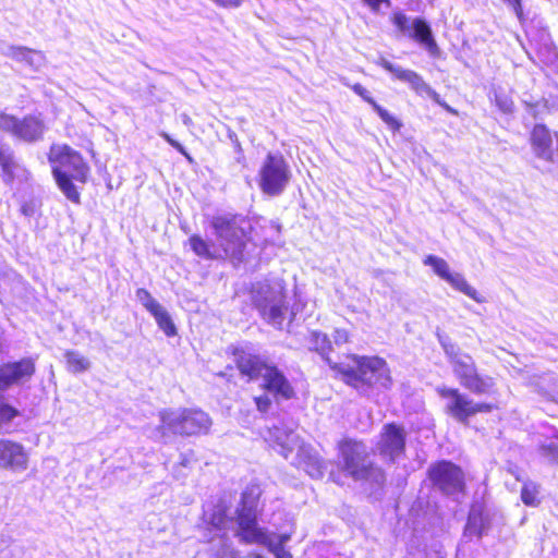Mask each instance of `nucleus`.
<instances>
[{
  "instance_id": "nucleus-22",
  "label": "nucleus",
  "mask_w": 558,
  "mask_h": 558,
  "mask_svg": "<svg viewBox=\"0 0 558 558\" xmlns=\"http://www.w3.org/2000/svg\"><path fill=\"white\" fill-rule=\"evenodd\" d=\"M291 464L303 469L311 477L319 478L324 474L325 465L308 445H303L291 459Z\"/></svg>"
},
{
  "instance_id": "nucleus-47",
  "label": "nucleus",
  "mask_w": 558,
  "mask_h": 558,
  "mask_svg": "<svg viewBox=\"0 0 558 558\" xmlns=\"http://www.w3.org/2000/svg\"><path fill=\"white\" fill-rule=\"evenodd\" d=\"M182 121L185 125L192 124V119L187 114H182Z\"/></svg>"
},
{
  "instance_id": "nucleus-31",
  "label": "nucleus",
  "mask_w": 558,
  "mask_h": 558,
  "mask_svg": "<svg viewBox=\"0 0 558 558\" xmlns=\"http://www.w3.org/2000/svg\"><path fill=\"white\" fill-rule=\"evenodd\" d=\"M19 415V411L8 404L3 393H0V430H7L11 421Z\"/></svg>"
},
{
  "instance_id": "nucleus-1",
  "label": "nucleus",
  "mask_w": 558,
  "mask_h": 558,
  "mask_svg": "<svg viewBox=\"0 0 558 558\" xmlns=\"http://www.w3.org/2000/svg\"><path fill=\"white\" fill-rule=\"evenodd\" d=\"M215 230L216 245H210L199 235H192L189 239L192 251L205 259L230 258L233 262H241L245 247V231L234 218L217 216L211 220Z\"/></svg>"
},
{
  "instance_id": "nucleus-12",
  "label": "nucleus",
  "mask_w": 558,
  "mask_h": 558,
  "mask_svg": "<svg viewBox=\"0 0 558 558\" xmlns=\"http://www.w3.org/2000/svg\"><path fill=\"white\" fill-rule=\"evenodd\" d=\"M0 130L9 132L22 141L35 142L41 138L45 124L35 116L17 119L14 116L2 113L0 114Z\"/></svg>"
},
{
  "instance_id": "nucleus-33",
  "label": "nucleus",
  "mask_w": 558,
  "mask_h": 558,
  "mask_svg": "<svg viewBox=\"0 0 558 558\" xmlns=\"http://www.w3.org/2000/svg\"><path fill=\"white\" fill-rule=\"evenodd\" d=\"M136 298L149 313L160 305L146 289H138L136 291Z\"/></svg>"
},
{
  "instance_id": "nucleus-15",
  "label": "nucleus",
  "mask_w": 558,
  "mask_h": 558,
  "mask_svg": "<svg viewBox=\"0 0 558 558\" xmlns=\"http://www.w3.org/2000/svg\"><path fill=\"white\" fill-rule=\"evenodd\" d=\"M29 456L23 445L0 439V469L21 473L27 470Z\"/></svg>"
},
{
  "instance_id": "nucleus-9",
  "label": "nucleus",
  "mask_w": 558,
  "mask_h": 558,
  "mask_svg": "<svg viewBox=\"0 0 558 558\" xmlns=\"http://www.w3.org/2000/svg\"><path fill=\"white\" fill-rule=\"evenodd\" d=\"M258 175L260 190L267 195L277 196L287 187L291 171L281 155L269 153L260 166Z\"/></svg>"
},
{
  "instance_id": "nucleus-10",
  "label": "nucleus",
  "mask_w": 558,
  "mask_h": 558,
  "mask_svg": "<svg viewBox=\"0 0 558 558\" xmlns=\"http://www.w3.org/2000/svg\"><path fill=\"white\" fill-rule=\"evenodd\" d=\"M437 392L442 399L447 400V413L463 424H466L469 417L476 413L490 412L493 410L492 404L476 403L454 388L441 386L437 388Z\"/></svg>"
},
{
  "instance_id": "nucleus-24",
  "label": "nucleus",
  "mask_w": 558,
  "mask_h": 558,
  "mask_svg": "<svg viewBox=\"0 0 558 558\" xmlns=\"http://www.w3.org/2000/svg\"><path fill=\"white\" fill-rule=\"evenodd\" d=\"M409 35L417 40L430 56L435 57L439 53V48L433 37L432 29L424 20L418 17L412 20Z\"/></svg>"
},
{
  "instance_id": "nucleus-8",
  "label": "nucleus",
  "mask_w": 558,
  "mask_h": 558,
  "mask_svg": "<svg viewBox=\"0 0 558 558\" xmlns=\"http://www.w3.org/2000/svg\"><path fill=\"white\" fill-rule=\"evenodd\" d=\"M253 302L269 324L280 327L288 312L282 280L259 282L253 288Z\"/></svg>"
},
{
  "instance_id": "nucleus-25",
  "label": "nucleus",
  "mask_w": 558,
  "mask_h": 558,
  "mask_svg": "<svg viewBox=\"0 0 558 558\" xmlns=\"http://www.w3.org/2000/svg\"><path fill=\"white\" fill-rule=\"evenodd\" d=\"M291 539V534L283 533L280 535L269 534L265 529L257 527L254 531H251L250 534H246V537L242 541L245 544H257L266 547H271V545H279V547H284L286 543Z\"/></svg>"
},
{
  "instance_id": "nucleus-2",
  "label": "nucleus",
  "mask_w": 558,
  "mask_h": 558,
  "mask_svg": "<svg viewBox=\"0 0 558 558\" xmlns=\"http://www.w3.org/2000/svg\"><path fill=\"white\" fill-rule=\"evenodd\" d=\"M52 173L59 189L73 203H80V193L72 180L85 183L89 168L82 156L68 145H52L49 153Z\"/></svg>"
},
{
  "instance_id": "nucleus-16",
  "label": "nucleus",
  "mask_w": 558,
  "mask_h": 558,
  "mask_svg": "<svg viewBox=\"0 0 558 558\" xmlns=\"http://www.w3.org/2000/svg\"><path fill=\"white\" fill-rule=\"evenodd\" d=\"M267 440L287 460H291L299 448L304 445L300 436L292 428L286 426L269 428Z\"/></svg>"
},
{
  "instance_id": "nucleus-23",
  "label": "nucleus",
  "mask_w": 558,
  "mask_h": 558,
  "mask_svg": "<svg viewBox=\"0 0 558 558\" xmlns=\"http://www.w3.org/2000/svg\"><path fill=\"white\" fill-rule=\"evenodd\" d=\"M4 54L17 62L25 63L35 71L40 70L46 64L44 52L23 46H10Z\"/></svg>"
},
{
  "instance_id": "nucleus-42",
  "label": "nucleus",
  "mask_w": 558,
  "mask_h": 558,
  "mask_svg": "<svg viewBox=\"0 0 558 558\" xmlns=\"http://www.w3.org/2000/svg\"><path fill=\"white\" fill-rule=\"evenodd\" d=\"M254 400L258 411L263 413L267 412L271 405V401L267 396L256 397Z\"/></svg>"
},
{
  "instance_id": "nucleus-29",
  "label": "nucleus",
  "mask_w": 558,
  "mask_h": 558,
  "mask_svg": "<svg viewBox=\"0 0 558 558\" xmlns=\"http://www.w3.org/2000/svg\"><path fill=\"white\" fill-rule=\"evenodd\" d=\"M150 314L154 316L158 327L166 333V336L173 337L177 335V328L172 318L161 304L150 312Z\"/></svg>"
},
{
  "instance_id": "nucleus-37",
  "label": "nucleus",
  "mask_w": 558,
  "mask_h": 558,
  "mask_svg": "<svg viewBox=\"0 0 558 558\" xmlns=\"http://www.w3.org/2000/svg\"><path fill=\"white\" fill-rule=\"evenodd\" d=\"M393 24L403 33L411 31V24H409V19L403 13H395L393 14Z\"/></svg>"
},
{
  "instance_id": "nucleus-39",
  "label": "nucleus",
  "mask_w": 558,
  "mask_h": 558,
  "mask_svg": "<svg viewBox=\"0 0 558 558\" xmlns=\"http://www.w3.org/2000/svg\"><path fill=\"white\" fill-rule=\"evenodd\" d=\"M160 136L165 138L173 148H175L180 154L185 156L189 160H191L190 155L186 153L185 148L175 140H173L168 133L160 132Z\"/></svg>"
},
{
  "instance_id": "nucleus-32",
  "label": "nucleus",
  "mask_w": 558,
  "mask_h": 558,
  "mask_svg": "<svg viewBox=\"0 0 558 558\" xmlns=\"http://www.w3.org/2000/svg\"><path fill=\"white\" fill-rule=\"evenodd\" d=\"M538 486L533 482L524 483L521 490V499L526 506H537L538 505Z\"/></svg>"
},
{
  "instance_id": "nucleus-21",
  "label": "nucleus",
  "mask_w": 558,
  "mask_h": 558,
  "mask_svg": "<svg viewBox=\"0 0 558 558\" xmlns=\"http://www.w3.org/2000/svg\"><path fill=\"white\" fill-rule=\"evenodd\" d=\"M554 136L549 129L544 124H536L531 133V145L535 156L548 162L554 161Z\"/></svg>"
},
{
  "instance_id": "nucleus-19",
  "label": "nucleus",
  "mask_w": 558,
  "mask_h": 558,
  "mask_svg": "<svg viewBox=\"0 0 558 558\" xmlns=\"http://www.w3.org/2000/svg\"><path fill=\"white\" fill-rule=\"evenodd\" d=\"M379 65L383 66L386 71L390 72L399 81L408 83L415 93L420 95H427L432 98L437 97V93L423 80L418 73L395 65L386 59H380Z\"/></svg>"
},
{
  "instance_id": "nucleus-20",
  "label": "nucleus",
  "mask_w": 558,
  "mask_h": 558,
  "mask_svg": "<svg viewBox=\"0 0 558 558\" xmlns=\"http://www.w3.org/2000/svg\"><path fill=\"white\" fill-rule=\"evenodd\" d=\"M0 169L1 179L4 184L11 185L15 180L27 181L29 172L14 157L9 147L0 146Z\"/></svg>"
},
{
  "instance_id": "nucleus-4",
  "label": "nucleus",
  "mask_w": 558,
  "mask_h": 558,
  "mask_svg": "<svg viewBox=\"0 0 558 558\" xmlns=\"http://www.w3.org/2000/svg\"><path fill=\"white\" fill-rule=\"evenodd\" d=\"M238 367L243 375L251 379L262 378V386L277 399L289 400L294 396V389L284 374L271 363L259 356L242 353L238 357Z\"/></svg>"
},
{
  "instance_id": "nucleus-40",
  "label": "nucleus",
  "mask_w": 558,
  "mask_h": 558,
  "mask_svg": "<svg viewBox=\"0 0 558 558\" xmlns=\"http://www.w3.org/2000/svg\"><path fill=\"white\" fill-rule=\"evenodd\" d=\"M160 136L165 138L173 148H175L180 154L185 156L189 160H191L190 155L186 153L185 148L175 140H173L168 133L160 132Z\"/></svg>"
},
{
  "instance_id": "nucleus-43",
  "label": "nucleus",
  "mask_w": 558,
  "mask_h": 558,
  "mask_svg": "<svg viewBox=\"0 0 558 558\" xmlns=\"http://www.w3.org/2000/svg\"><path fill=\"white\" fill-rule=\"evenodd\" d=\"M333 341L340 345L349 341V332L345 329H336L333 332Z\"/></svg>"
},
{
  "instance_id": "nucleus-14",
  "label": "nucleus",
  "mask_w": 558,
  "mask_h": 558,
  "mask_svg": "<svg viewBox=\"0 0 558 558\" xmlns=\"http://www.w3.org/2000/svg\"><path fill=\"white\" fill-rule=\"evenodd\" d=\"M260 495L257 486H248L242 494L241 509L238 510V530L235 535L242 542L246 534L258 527L256 521V507Z\"/></svg>"
},
{
  "instance_id": "nucleus-5",
  "label": "nucleus",
  "mask_w": 558,
  "mask_h": 558,
  "mask_svg": "<svg viewBox=\"0 0 558 558\" xmlns=\"http://www.w3.org/2000/svg\"><path fill=\"white\" fill-rule=\"evenodd\" d=\"M339 465L356 481H369L380 485L385 476L368 459L367 447L353 439H344L338 445Z\"/></svg>"
},
{
  "instance_id": "nucleus-3",
  "label": "nucleus",
  "mask_w": 558,
  "mask_h": 558,
  "mask_svg": "<svg viewBox=\"0 0 558 558\" xmlns=\"http://www.w3.org/2000/svg\"><path fill=\"white\" fill-rule=\"evenodd\" d=\"M349 363L339 364L344 380L365 392L368 388L388 389L391 385L390 369L384 359L378 356H349Z\"/></svg>"
},
{
  "instance_id": "nucleus-17",
  "label": "nucleus",
  "mask_w": 558,
  "mask_h": 558,
  "mask_svg": "<svg viewBox=\"0 0 558 558\" xmlns=\"http://www.w3.org/2000/svg\"><path fill=\"white\" fill-rule=\"evenodd\" d=\"M405 433L396 424L384 426L380 440L377 445L379 453L390 461L398 458L404 450Z\"/></svg>"
},
{
  "instance_id": "nucleus-35",
  "label": "nucleus",
  "mask_w": 558,
  "mask_h": 558,
  "mask_svg": "<svg viewBox=\"0 0 558 558\" xmlns=\"http://www.w3.org/2000/svg\"><path fill=\"white\" fill-rule=\"evenodd\" d=\"M539 450L549 462H558V444L556 441L543 444Z\"/></svg>"
},
{
  "instance_id": "nucleus-30",
  "label": "nucleus",
  "mask_w": 558,
  "mask_h": 558,
  "mask_svg": "<svg viewBox=\"0 0 558 558\" xmlns=\"http://www.w3.org/2000/svg\"><path fill=\"white\" fill-rule=\"evenodd\" d=\"M484 530L483 515L480 511L473 508L469 514L465 533L469 535L481 536L484 533Z\"/></svg>"
},
{
  "instance_id": "nucleus-6",
  "label": "nucleus",
  "mask_w": 558,
  "mask_h": 558,
  "mask_svg": "<svg viewBox=\"0 0 558 558\" xmlns=\"http://www.w3.org/2000/svg\"><path fill=\"white\" fill-rule=\"evenodd\" d=\"M438 338L461 386L477 395L489 393L495 385L494 379L489 376H480L473 359L460 353L459 348L448 337Z\"/></svg>"
},
{
  "instance_id": "nucleus-18",
  "label": "nucleus",
  "mask_w": 558,
  "mask_h": 558,
  "mask_svg": "<svg viewBox=\"0 0 558 558\" xmlns=\"http://www.w3.org/2000/svg\"><path fill=\"white\" fill-rule=\"evenodd\" d=\"M34 371V363L28 359L0 366V393H4L13 385L29 379Z\"/></svg>"
},
{
  "instance_id": "nucleus-7",
  "label": "nucleus",
  "mask_w": 558,
  "mask_h": 558,
  "mask_svg": "<svg viewBox=\"0 0 558 558\" xmlns=\"http://www.w3.org/2000/svg\"><path fill=\"white\" fill-rule=\"evenodd\" d=\"M159 417L158 430L162 436L167 432L182 436L206 434L211 426L208 414L196 409L162 410Z\"/></svg>"
},
{
  "instance_id": "nucleus-46",
  "label": "nucleus",
  "mask_w": 558,
  "mask_h": 558,
  "mask_svg": "<svg viewBox=\"0 0 558 558\" xmlns=\"http://www.w3.org/2000/svg\"><path fill=\"white\" fill-rule=\"evenodd\" d=\"M269 228L275 230L277 233L280 232V226L278 223L274 222V221L269 222Z\"/></svg>"
},
{
  "instance_id": "nucleus-27",
  "label": "nucleus",
  "mask_w": 558,
  "mask_h": 558,
  "mask_svg": "<svg viewBox=\"0 0 558 558\" xmlns=\"http://www.w3.org/2000/svg\"><path fill=\"white\" fill-rule=\"evenodd\" d=\"M308 348L318 352L332 368L339 369V365L332 363L328 357V353L331 350V342L326 333L311 331L308 336Z\"/></svg>"
},
{
  "instance_id": "nucleus-11",
  "label": "nucleus",
  "mask_w": 558,
  "mask_h": 558,
  "mask_svg": "<svg viewBox=\"0 0 558 558\" xmlns=\"http://www.w3.org/2000/svg\"><path fill=\"white\" fill-rule=\"evenodd\" d=\"M424 265L432 267L433 271L447 283H449L454 290L468 295L477 303L485 302V299L473 288L464 276L460 272L450 270L449 264L441 257L436 255H427L424 260Z\"/></svg>"
},
{
  "instance_id": "nucleus-36",
  "label": "nucleus",
  "mask_w": 558,
  "mask_h": 558,
  "mask_svg": "<svg viewBox=\"0 0 558 558\" xmlns=\"http://www.w3.org/2000/svg\"><path fill=\"white\" fill-rule=\"evenodd\" d=\"M496 105L505 112L510 113L513 110V101L506 95H495Z\"/></svg>"
},
{
  "instance_id": "nucleus-50",
  "label": "nucleus",
  "mask_w": 558,
  "mask_h": 558,
  "mask_svg": "<svg viewBox=\"0 0 558 558\" xmlns=\"http://www.w3.org/2000/svg\"><path fill=\"white\" fill-rule=\"evenodd\" d=\"M0 558H12V557H11V555L5 554V555H0Z\"/></svg>"
},
{
  "instance_id": "nucleus-49",
  "label": "nucleus",
  "mask_w": 558,
  "mask_h": 558,
  "mask_svg": "<svg viewBox=\"0 0 558 558\" xmlns=\"http://www.w3.org/2000/svg\"><path fill=\"white\" fill-rule=\"evenodd\" d=\"M251 558H265L264 556L259 555V554H253L251 556Z\"/></svg>"
},
{
  "instance_id": "nucleus-26",
  "label": "nucleus",
  "mask_w": 558,
  "mask_h": 558,
  "mask_svg": "<svg viewBox=\"0 0 558 558\" xmlns=\"http://www.w3.org/2000/svg\"><path fill=\"white\" fill-rule=\"evenodd\" d=\"M204 521L210 525L218 533L226 532L232 524V520L228 518L226 509L222 505H217L213 508L211 512L204 511Z\"/></svg>"
},
{
  "instance_id": "nucleus-44",
  "label": "nucleus",
  "mask_w": 558,
  "mask_h": 558,
  "mask_svg": "<svg viewBox=\"0 0 558 558\" xmlns=\"http://www.w3.org/2000/svg\"><path fill=\"white\" fill-rule=\"evenodd\" d=\"M217 5L228 8L233 7L236 8L242 3V0H213Z\"/></svg>"
},
{
  "instance_id": "nucleus-38",
  "label": "nucleus",
  "mask_w": 558,
  "mask_h": 558,
  "mask_svg": "<svg viewBox=\"0 0 558 558\" xmlns=\"http://www.w3.org/2000/svg\"><path fill=\"white\" fill-rule=\"evenodd\" d=\"M352 89L355 94H357L361 98H363L366 102H368L372 107L374 104H377L374 98L371 96L369 92L363 87L361 84H354Z\"/></svg>"
},
{
  "instance_id": "nucleus-28",
  "label": "nucleus",
  "mask_w": 558,
  "mask_h": 558,
  "mask_svg": "<svg viewBox=\"0 0 558 558\" xmlns=\"http://www.w3.org/2000/svg\"><path fill=\"white\" fill-rule=\"evenodd\" d=\"M64 359H65L68 371L73 374L87 372L92 366V363L88 360V357H86L78 351H74V350L66 351L64 353Z\"/></svg>"
},
{
  "instance_id": "nucleus-48",
  "label": "nucleus",
  "mask_w": 558,
  "mask_h": 558,
  "mask_svg": "<svg viewBox=\"0 0 558 558\" xmlns=\"http://www.w3.org/2000/svg\"><path fill=\"white\" fill-rule=\"evenodd\" d=\"M189 462H190V461H189V459H187V458H185V457H183V458H182V460H181V464H182L183 466H187V465H189Z\"/></svg>"
},
{
  "instance_id": "nucleus-41",
  "label": "nucleus",
  "mask_w": 558,
  "mask_h": 558,
  "mask_svg": "<svg viewBox=\"0 0 558 558\" xmlns=\"http://www.w3.org/2000/svg\"><path fill=\"white\" fill-rule=\"evenodd\" d=\"M267 548L274 554L275 558H293L289 550L284 547H279V545H271V547Z\"/></svg>"
},
{
  "instance_id": "nucleus-13",
  "label": "nucleus",
  "mask_w": 558,
  "mask_h": 558,
  "mask_svg": "<svg viewBox=\"0 0 558 558\" xmlns=\"http://www.w3.org/2000/svg\"><path fill=\"white\" fill-rule=\"evenodd\" d=\"M433 484L446 495L461 493L464 488V477L460 468L451 462L441 461L429 469Z\"/></svg>"
},
{
  "instance_id": "nucleus-34",
  "label": "nucleus",
  "mask_w": 558,
  "mask_h": 558,
  "mask_svg": "<svg viewBox=\"0 0 558 558\" xmlns=\"http://www.w3.org/2000/svg\"><path fill=\"white\" fill-rule=\"evenodd\" d=\"M373 109L378 113L380 119L391 129V130H399L401 128V123L392 116L390 114L386 109H384L378 104H374Z\"/></svg>"
},
{
  "instance_id": "nucleus-45",
  "label": "nucleus",
  "mask_w": 558,
  "mask_h": 558,
  "mask_svg": "<svg viewBox=\"0 0 558 558\" xmlns=\"http://www.w3.org/2000/svg\"><path fill=\"white\" fill-rule=\"evenodd\" d=\"M375 12L379 10L381 3L390 4L389 0H363Z\"/></svg>"
}]
</instances>
